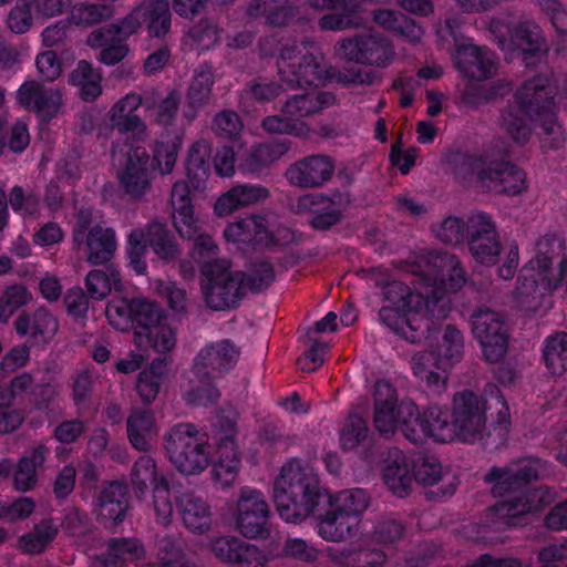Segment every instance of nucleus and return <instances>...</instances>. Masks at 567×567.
<instances>
[{"mask_svg":"<svg viewBox=\"0 0 567 567\" xmlns=\"http://www.w3.org/2000/svg\"><path fill=\"white\" fill-rule=\"evenodd\" d=\"M373 396V425L384 439L392 437L400 429L412 443H421L425 439L440 443H474L491 435L486 412L493 409L496 416L491 412L489 426L499 437L506 435L511 424L508 404L499 389L492 383L484 388L482 394L470 390L457 392L452 401V422L449 421L447 411L440 406H429L420 414L414 402H398L395 389L383 379L377 381Z\"/></svg>","mask_w":567,"mask_h":567,"instance_id":"1","label":"nucleus"},{"mask_svg":"<svg viewBox=\"0 0 567 567\" xmlns=\"http://www.w3.org/2000/svg\"><path fill=\"white\" fill-rule=\"evenodd\" d=\"M402 271L414 276L413 290L401 281L388 284L379 315L395 334L417 342L432 331L435 320L446 317L451 296L462 289L466 276L455 256L432 251L413 255Z\"/></svg>","mask_w":567,"mask_h":567,"instance_id":"2","label":"nucleus"},{"mask_svg":"<svg viewBox=\"0 0 567 567\" xmlns=\"http://www.w3.org/2000/svg\"><path fill=\"white\" fill-rule=\"evenodd\" d=\"M227 259L218 258V247L208 235H199L187 259L181 264L184 279H193L200 271V288L207 306L224 310L237 306L246 288L259 291L267 288L275 278L272 266L261 262L246 277L243 272L231 271Z\"/></svg>","mask_w":567,"mask_h":567,"instance_id":"3","label":"nucleus"},{"mask_svg":"<svg viewBox=\"0 0 567 567\" xmlns=\"http://www.w3.org/2000/svg\"><path fill=\"white\" fill-rule=\"evenodd\" d=\"M235 417L217 415L214 422L213 439L218 441L216 458L212 460L205 434L189 424L174 426L166 439V451L174 466L184 474L202 473L213 462L214 480L223 487L230 486L237 477L240 460L233 441Z\"/></svg>","mask_w":567,"mask_h":567,"instance_id":"4","label":"nucleus"},{"mask_svg":"<svg viewBox=\"0 0 567 567\" xmlns=\"http://www.w3.org/2000/svg\"><path fill=\"white\" fill-rule=\"evenodd\" d=\"M321 497L329 506L351 516L357 524L369 505V495L362 488L347 489L336 496L321 493L313 467L300 460H291L275 481L274 502L280 517L288 523H300L313 513Z\"/></svg>","mask_w":567,"mask_h":567,"instance_id":"5","label":"nucleus"},{"mask_svg":"<svg viewBox=\"0 0 567 567\" xmlns=\"http://www.w3.org/2000/svg\"><path fill=\"white\" fill-rule=\"evenodd\" d=\"M515 293L519 307L532 312L551 308L555 296L567 297V254L561 236L547 233L535 241Z\"/></svg>","mask_w":567,"mask_h":567,"instance_id":"6","label":"nucleus"},{"mask_svg":"<svg viewBox=\"0 0 567 567\" xmlns=\"http://www.w3.org/2000/svg\"><path fill=\"white\" fill-rule=\"evenodd\" d=\"M556 82L547 76L529 78L502 114V125L517 144L528 141L536 123L543 128V147H559L565 136L556 122Z\"/></svg>","mask_w":567,"mask_h":567,"instance_id":"7","label":"nucleus"},{"mask_svg":"<svg viewBox=\"0 0 567 567\" xmlns=\"http://www.w3.org/2000/svg\"><path fill=\"white\" fill-rule=\"evenodd\" d=\"M545 464L538 458H520L505 467H493L484 481L492 493L506 499L489 509V515L504 525L523 524L525 515L533 514L553 502L549 489H528L527 485L544 471Z\"/></svg>","mask_w":567,"mask_h":567,"instance_id":"8","label":"nucleus"},{"mask_svg":"<svg viewBox=\"0 0 567 567\" xmlns=\"http://www.w3.org/2000/svg\"><path fill=\"white\" fill-rule=\"evenodd\" d=\"M181 145V134L162 137L153 147L150 165L144 143H115L112 162L123 192L133 199L145 196L151 189L154 169L163 175L172 173Z\"/></svg>","mask_w":567,"mask_h":567,"instance_id":"9","label":"nucleus"},{"mask_svg":"<svg viewBox=\"0 0 567 567\" xmlns=\"http://www.w3.org/2000/svg\"><path fill=\"white\" fill-rule=\"evenodd\" d=\"M106 318L116 330L134 329V343L140 349L166 353L175 347V332L155 302L144 298H114L107 303Z\"/></svg>","mask_w":567,"mask_h":567,"instance_id":"10","label":"nucleus"},{"mask_svg":"<svg viewBox=\"0 0 567 567\" xmlns=\"http://www.w3.org/2000/svg\"><path fill=\"white\" fill-rule=\"evenodd\" d=\"M281 80L291 87H318L332 81L344 86L372 84L375 75L350 69L336 73L326 64L324 56L310 43L285 47L278 61Z\"/></svg>","mask_w":567,"mask_h":567,"instance_id":"11","label":"nucleus"},{"mask_svg":"<svg viewBox=\"0 0 567 567\" xmlns=\"http://www.w3.org/2000/svg\"><path fill=\"white\" fill-rule=\"evenodd\" d=\"M239 358L238 349L228 340L206 344L196 355L187 373L184 399L190 405L214 403L219 392L214 381L231 370Z\"/></svg>","mask_w":567,"mask_h":567,"instance_id":"12","label":"nucleus"},{"mask_svg":"<svg viewBox=\"0 0 567 567\" xmlns=\"http://www.w3.org/2000/svg\"><path fill=\"white\" fill-rule=\"evenodd\" d=\"M210 144L207 141L194 143L186 158V181H177L172 189L171 203L173 224L179 236L193 238L198 233V220L194 216L192 192L205 188L209 176Z\"/></svg>","mask_w":567,"mask_h":567,"instance_id":"13","label":"nucleus"},{"mask_svg":"<svg viewBox=\"0 0 567 567\" xmlns=\"http://www.w3.org/2000/svg\"><path fill=\"white\" fill-rule=\"evenodd\" d=\"M463 337L455 327L447 326L437 353L423 351L412 358V370L416 378L425 381L433 393L445 390L447 370L458 361L463 353Z\"/></svg>","mask_w":567,"mask_h":567,"instance_id":"14","label":"nucleus"},{"mask_svg":"<svg viewBox=\"0 0 567 567\" xmlns=\"http://www.w3.org/2000/svg\"><path fill=\"white\" fill-rule=\"evenodd\" d=\"M334 103L336 96L330 92L293 96L286 102L282 115L268 116L264 120L262 126L270 133L305 136L308 134L309 127L302 118Z\"/></svg>","mask_w":567,"mask_h":567,"instance_id":"15","label":"nucleus"},{"mask_svg":"<svg viewBox=\"0 0 567 567\" xmlns=\"http://www.w3.org/2000/svg\"><path fill=\"white\" fill-rule=\"evenodd\" d=\"M224 236L228 243L255 244L267 248L286 246L297 240L296 233L279 226L272 215L236 220L226 227Z\"/></svg>","mask_w":567,"mask_h":567,"instance_id":"16","label":"nucleus"},{"mask_svg":"<svg viewBox=\"0 0 567 567\" xmlns=\"http://www.w3.org/2000/svg\"><path fill=\"white\" fill-rule=\"evenodd\" d=\"M457 156L461 158L457 174L477 175V181L483 187L508 195H517L526 189L525 173L511 163H486L483 158Z\"/></svg>","mask_w":567,"mask_h":567,"instance_id":"17","label":"nucleus"},{"mask_svg":"<svg viewBox=\"0 0 567 567\" xmlns=\"http://www.w3.org/2000/svg\"><path fill=\"white\" fill-rule=\"evenodd\" d=\"M491 32L506 53L518 51L527 68L540 63L547 55V47L538 25L529 22L513 29L511 23L493 21Z\"/></svg>","mask_w":567,"mask_h":567,"instance_id":"18","label":"nucleus"},{"mask_svg":"<svg viewBox=\"0 0 567 567\" xmlns=\"http://www.w3.org/2000/svg\"><path fill=\"white\" fill-rule=\"evenodd\" d=\"M217 135L227 138L237 147V161L239 167L254 172L259 166L267 165L278 159L288 151V145L284 142L271 141L260 145L251 153L241 154L243 144L238 143L236 137L243 130V123L237 113L224 111L219 113L214 121Z\"/></svg>","mask_w":567,"mask_h":567,"instance_id":"19","label":"nucleus"},{"mask_svg":"<svg viewBox=\"0 0 567 567\" xmlns=\"http://www.w3.org/2000/svg\"><path fill=\"white\" fill-rule=\"evenodd\" d=\"M151 246L154 252L164 260H172L177 255V244L172 234L161 223H153L146 229H134L127 241V258L130 267L143 275L147 269L145 261L146 248Z\"/></svg>","mask_w":567,"mask_h":567,"instance_id":"20","label":"nucleus"},{"mask_svg":"<svg viewBox=\"0 0 567 567\" xmlns=\"http://www.w3.org/2000/svg\"><path fill=\"white\" fill-rule=\"evenodd\" d=\"M454 20H447L444 28L439 29L437 34L442 39L450 34L456 44L454 54L455 66L468 79L483 81L496 71L493 54L485 48L476 47L470 39L457 40L454 32Z\"/></svg>","mask_w":567,"mask_h":567,"instance_id":"21","label":"nucleus"},{"mask_svg":"<svg viewBox=\"0 0 567 567\" xmlns=\"http://www.w3.org/2000/svg\"><path fill=\"white\" fill-rule=\"evenodd\" d=\"M142 7L136 8L118 25L107 30H95L87 38L91 48H103L100 60L106 65L122 61L128 53L125 41L141 27Z\"/></svg>","mask_w":567,"mask_h":567,"instance_id":"22","label":"nucleus"},{"mask_svg":"<svg viewBox=\"0 0 567 567\" xmlns=\"http://www.w3.org/2000/svg\"><path fill=\"white\" fill-rule=\"evenodd\" d=\"M238 530L249 538L269 535V507L264 495L251 487H243L233 512Z\"/></svg>","mask_w":567,"mask_h":567,"instance_id":"23","label":"nucleus"},{"mask_svg":"<svg viewBox=\"0 0 567 567\" xmlns=\"http://www.w3.org/2000/svg\"><path fill=\"white\" fill-rule=\"evenodd\" d=\"M148 484L154 485L153 498L156 519L159 524L166 525L173 515L171 489L164 477H157L154 461L150 456H142L135 463L132 472V485L135 494L142 497Z\"/></svg>","mask_w":567,"mask_h":567,"instance_id":"24","label":"nucleus"},{"mask_svg":"<svg viewBox=\"0 0 567 567\" xmlns=\"http://www.w3.org/2000/svg\"><path fill=\"white\" fill-rule=\"evenodd\" d=\"M472 331L480 341L486 361H501L507 350L508 331L503 317L489 309L478 310L472 317Z\"/></svg>","mask_w":567,"mask_h":567,"instance_id":"25","label":"nucleus"},{"mask_svg":"<svg viewBox=\"0 0 567 567\" xmlns=\"http://www.w3.org/2000/svg\"><path fill=\"white\" fill-rule=\"evenodd\" d=\"M339 56L358 63L388 66L393 59V48L384 39L374 35L353 37L338 42Z\"/></svg>","mask_w":567,"mask_h":567,"instance_id":"26","label":"nucleus"},{"mask_svg":"<svg viewBox=\"0 0 567 567\" xmlns=\"http://www.w3.org/2000/svg\"><path fill=\"white\" fill-rule=\"evenodd\" d=\"M470 249L474 259L482 265H492L499 254V241L495 226L484 213L473 214L467 221Z\"/></svg>","mask_w":567,"mask_h":567,"instance_id":"27","label":"nucleus"},{"mask_svg":"<svg viewBox=\"0 0 567 567\" xmlns=\"http://www.w3.org/2000/svg\"><path fill=\"white\" fill-rule=\"evenodd\" d=\"M141 104L142 97L138 94L128 93L112 107L110 120L121 135L116 143H145L146 126L135 114Z\"/></svg>","mask_w":567,"mask_h":567,"instance_id":"28","label":"nucleus"},{"mask_svg":"<svg viewBox=\"0 0 567 567\" xmlns=\"http://www.w3.org/2000/svg\"><path fill=\"white\" fill-rule=\"evenodd\" d=\"M17 100L21 106L47 120L59 112L62 94L58 90L45 89L37 81H27L19 87Z\"/></svg>","mask_w":567,"mask_h":567,"instance_id":"29","label":"nucleus"},{"mask_svg":"<svg viewBox=\"0 0 567 567\" xmlns=\"http://www.w3.org/2000/svg\"><path fill=\"white\" fill-rule=\"evenodd\" d=\"M333 162L324 155L308 156L292 164L286 172L290 184L301 187H317L330 179Z\"/></svg>","mask_w":567,"mask_h":567,"instance_id":"30","label":"nucleus"},{"mask_svg":"<svg viewBox=\"0 0 567 567\" xmlns=\"http://www.w3.org/2000/svg\"><path fill=\"white\" fill-rule=\"evenodd\" d=\"M295 209L297 213L313 214L315 216L310 220L311 226L322 230L337 224L341 216L334 199L320 194H308L299 197Z\"/></svg>","mask_w":567,"mask_h":567,"instance_id":"31","label":"nucleus"},{"mask_svg":"<svg viewBox=\"0 0 567 567\" xmlns=\"http://www.w3.org/2000/svg\"><path fill=\"white\" fill-rule=\"evenodd\" d=\"M212 551L221 561L262 566L259 550L236 537H219L212 544Z\"/></svg>","mask_w":567,"mask_h":567,"instance_id":"32","label":"nucleus"},{"mask_svg":"<svg viewBox=\"0 0 567 567\" xmlns=\"http://www.w3.org/2000/svg\"><path fill=\"white\" fill-rule=\"evenodd\" d=\"M127 509V489L118 482H112L102 491L97 504V515L106 527L121 522Z\"/></svg>","mask_w":567,"mask_h":567,"instance_id":"33","label":"nucleus"},{"mask_svg":"<svg viewBox=\"0 0 567 567\" xmlns=\"http://www.w3.org/2000/svg\"><path fill=\"white\" fill-rule=\"evenodd\" d=\"M20 337H29L34 343H48L58 331L56 319L45 310H38L32 317L21 315L14 322Z\"/></svg>","mask_w":567,"mask_h":567,"instance_id":"34","label":"nucleus"},{"mask_svg":"<svg viewBox=\"0 0 567 567\" xmlns=\"http://www.w3.org/2000/svg\"><path fill=\"white\" fill-rule=\"evenodd\" d=\"M268 196V190L257 185H236L218 197L214 212L224 217L235 210L255 204Z\"/></svg>","mask_w":567,"mask_h":567,"instance_id":"35","label":"nucleus"},{"mask_svg":"<svg viewBox=\"0 0 567 567\" xmlns=\"http://www.w3.org/2000/svg\"><path fill=\"white\" fill-rule=\"evenodd\" d=\"M383 480L389 489L399 497L408 495L413 476L408 457L399 449L389 451Z\"/></svg>","mask_w":567,"mask_h":567,"instance_id":"36","label":"nucleus"},{"mask_svg":"<svg viewBox=\"0 0 567 567\" xmlns=\"http://www.w3.org/2000/svg\"><path fill=\"white\" fill-rule=\"evenodd\" d=\"M312 7L333 10V12L320 19V27L322 29L342 30L352 25H359V22L354 19L358 4L351 0H313Z\"/></svg>","mask_w":567,"mask_h":567,"instance_id":"37","label":"nucleus"},{"mask_svg":"<svg viewBox=\"0 0 567 567\" xmlns=\"http://www.w3.org/2000/svg\"><path fill=\"white\" fill-rule=\"evenodd\" d=\"M143 546L137 539H112L107 545V553L93 563L94 567H124L144 556Z\"/></svg>","mask_w":567,"mask_h":567,"instance_id":"38","label":"nucleus"},{"mask_svg":"<svg viewBox=\"0 0 567 567\" xmlns=\"http://www.w3.org/2000/svg\"><path fill=\"white\" fill-rule=\"evenodd\" d=\"M87 259L93 265L107 262L116 250L115 231L110 227L95 226L86 236Z\"/></svg>","mask_w":567,"mask_h":567,"instance_id":"39","label":"nucleus"},{"mask_svg":"<svg viewBox=\"0 0 567 567\" xmlns=\"http://www.w3.org/2000/svg\"><path fill=\"white\" fill-rule=\"evenodd\" d=\"M127 434L136 450L146 451L157 435L153 414L148 410H134L127 419Z\"/></svg>","mask_w":567,"mask_h":567,"instance_id":"40","label":"nucleus"},{"mask_svg":"<svg viewBox=\"0 0 567 567\" xmlns=\"http://www.w3.org/2000/svg\"><path fill=\"white\" fill-rule=\"evenodd\" d=\"M213 84V70L210 65H202L195 71L184 109V117L187 122L195 117L196 111L203 105L209 95Z\"/></svg>","mask_w":567,"mask_h":567,"instance_id":"41","label":"nucleus"},{"mask_svg":"<svg viewBox=\"0 0 567 567\" xmlns=\"http://www.w3.org/2000/svg\"><path fill=\"white\" fill-rule=\"evenodd\" d=\"M357 526L351 516L330 507V511L319 520L318 533L328 542H341L351 536Z\"/></svg>","mask_w":567,"mask_h":567,"instance_id":"42","label":"nucleus"},{"mask_svg":"<svg viewBox=\"0 0 567 567\" xmlns=\"http://www.w3.org/2000/svg\"><path fill=\"white\" fill-rule=\"evenodd\" d=\"M543 358L553 375H561L567 371V332H556L546 338Z\"/></svg>","mask_w":567,"mask_h":567,"instance_id":"43","label":"nucleus"},{"mask_svg":"<svg viewBox=\"0 0 567 567\" xmlns=\"http://www.w3.org/2000/svg\"><path fill=\"white\" fill-rule=\"evenodd\" d=\"M178 504L183 522L189 530L203 533L209 527V509L204 502L190 494H184Z\"/></svg>","mask_w":567,"mask_h":567,"instance_id":"44","label":"nucleus"},{"mask_svg":"<svg viewBox=\"0 0 567 567\" xmlns=\"http://www.w3.org/2000/svg\"><path fill=\"white\" fill-rule=\"evenodd\" d=\"M167 368V359H158L154 360L148 368L140 373L136 389L145 402L150 403L158 394Z\"/></svg>","mask_w":567,"mask_h":567,"instance_id":"45","label":"nucleus"},{"mask_svg":"<svg viewBox=\"0 0 567 567\" xmlns=\"http://www.w3.org/2000/svg\"><path fill=\"white\" fill-rule=\"evenodd\" d=\"M374 20L384 29L391 30L410 42H415L421 39L423 30L410 18L398 14L391 10L378 11Z\"/></svg>","mask_w":567,"mask_h":567,"instance_id":"46","label":"nucleus"},{"mask_svg":"<svg viewBox=\"0 0 567 567\" xmlns=\"http://www.w3.org/2000/svg\"><path fill=\"white\" fill-rule=\"evenodd\" d=\"M101 81V73L86 61H80L70 75V83L80 87L81 97L85 101L95 100L102 93Z\"/></svg>","mask_w":567,"mask_h":567,"instance_id":"47","label":"nucleus"},{"mask_svg":"<svg viewBox=\"0 0 567 567\" xmlns=\"http://www.w3.org/2000/svg\"><path fill=\"white\" fill-rule=\"evenodd\" d=\"M47 450L40 445L33 450L31 456H24L20 460L14 473V486L18 491L25 492L37 483V468L45 460Z\"/></svg>","mask_w":567,"mask_h":567,"instance_id":"48","label":"nucleus"},{"mask_svg":"<svg viewBox=\"0 0 567 567\" xmlns=\"http://www.w3.org/2000/svg\"><path fill=\"white\" fill-rule=\"evenodd\" d=\"M369 439V427L365 420L358 414H350L341 431L340 445L343 450H354Z\"/></svg>","mask_w":567,"mask_h":567,"instance_id":"49","label":"nucleus"},{"mask_svg":"<svg viewBox=\"0 0 567 567\" xmlns=\"http://www.w3.org/2000/svg\"><path fill=\"white\" fill-rule=\"evenodd\" d=\"M118 271L111 269L110 274L101 270H92L85 279L87 292L93 299H104L112 289L121 290Z\"/></svg>","mask_w":567,"mask_h":567,"instance_id":"50","label":"nucleus"},{"mask_svg":"<svg viewBox=\"0 0 567 567\" xmlns=\"http://www.w3.org/2000/svg\"><path fill=\"white\" fill-rule=\"evenodd\" d=\"M32 299L29 290L22 285L8 287L0 297V322H8L16 311Z\"/></svg>","mask_w":567,"mask_h":567,"instance_id":"51","label":"nucleus"},{"mask_svg":"<svg viewBox=\"0 0 567 567\" xmlns=\"http://www.w3.org/2000/svg\"><path fill=\"white\" fill-rule=\"evenodd\" d=\"M56 535V528L51 522H42L30 534L23 535L19 540V547L29 554L42 551Z\"/></svg>","mask_w":567,"mask_h":567,"instance_id":"52","label":"nucleus"},{"mask_svg":"<svg viewBox=\"0 0 567 567\" xmlns=\"http://www.w3.org/2000/svg\"><path fill=\"white\" fill-rule=\"evenodd\" d=\"M248 14L252 18L266 17L269 24H285L288 17V9L278 0H255L248 8Z\"/></svg>","mask_w":567,"mask_h":567,"instance_id":"53","label":"nucleus"},{"mask_svg":"<svg viewBox=\"0 0 567 567\" xmlns=\"http://www.w3.org/2000/svg\"><path fill=\"white\" fill-rule=\"evenodd\" d=\"M35 0H18L8 16L9 29L18 34L27 32L32 25L31 9Z\"/></svg>","mask_w":567,"mask_h":567,"instance_id":"54","label":"nucleus"},{"mask_svg":"<svg viewBox=\"0 0 567 567\" xmlns=\"http://www.w3.org/2000/svg\"><path fill=\"white\" fill-rule=\"evenodd\" d=\"M148 31L153 37H162L171 27V12L167 0H155L148 12Z\"/></svg>","mask_w":567,"mask_h":567,"instance_id":"55","label":"nucleus"},{"mask_svg":"<svg viewBox=\"0 0 567 567\" xmlns=\"http://www.w3.org/2000/svg\"><path fill=\"white\" fill-rule=\"evenodd\" d=\"M112 10L107 6L76 4L71 11V19L78 25H89L100 22L103 18L110 17Z\"/></svg>","mask_w":567,"mask_h":567,"instance_id":"56","label":"nucleus"},{"mask_svg":"<svg viewBox=\"0 0 567 567\" xmlns=\"http://www.w3.org/2000/svg\"><path fill=\"white\" fill-rule=\"evenodd\" d=\"M219 41V31L208 21L200 22L187 34V42L198 50H208Z\"/></svg>","mask_w":567,"mask_h":567,"instance_id":"57","label":"nucleus"},{"mask_svg":"<svg viewBox=\"0 0 567 567\" xmlns=\"http://www.w3.org/2000/svg\"><path fill=\"white\" fill-rule=\"evenodd\" d=\"M419 157V148H403L401 138L393 143L390 153V161L394 167H398L402 174H408L415 165Z\"/></svg>","mask_w":567,"mask_h":567,"instance_id":"58","label":"nucleus"},{"mask_svg":"<svg viewBox=\"0 0 567 567\" xmlns=\"http://www.w3.org/2000/svg\"><path fill=\"white\" fill-rule=\"evenodd\" d=\"M152 287L158 296L167 299L168 305L173 310L184 309L186 292L185 290L176 287L174 282L156 280Z\"/></svg>","mask_w":567,"mask_h":567,"instance_id":"59","label":"nucleus"},{"mask_svg":"<svg viewBox=\"0 0 567 567\" xmlns=\"http://www.w3.org/2000/svg\"><path fill=\"white\" fill-rule=\"evenodd\" d=\"M442 474V466L435 457H424L414 465V478L423 485L436 483Z\"/></svg>","mask_w":567,"mask_h":567,"instance_id":"60","label":"nucleus"},{"mask_svg":"<svg viewBox=\"0 0 567 567\" xmlns=\"http://www.w3.org/2000/svg\"><path fill=\"white\" fill-rule=\"evenodd\" d=\"M435 235L441 241L457 245L464 239V225L458 218L449 217L435 229Z\"/></svg>","mask_w":567,"mask_h":567,"instance_id":"61","label":"nucleus"},{"mask_svg":"<svg viewBox=\"0 0 567 567\" xmlns=\"http://www.w3.org/2000/svg\"><path fill=\"white\" fill-rule=\"evenodd\" d=\"M9 203L11 208L22 217L33 216L38 213L39 202L33 196L24 197L21 187H13Z\"/></svg>","mask_w":567,"mask_h":567,"instance_id":"62","label":"nucleus"},{"mask_svg":"<svg viewBox=\"0 0 567 567\" xmlns=\"http://www.w3.org/2000/svg\"><path fill=\"white\" fill-rule=\"evenodd\" d=\"M178 100L179 94L173 91L158 104L154 115L159 125L168 126L176 120Z\"/></svg>","mask_w":567,"mask_h":567,"instance_id":"63","label":"nucleus"},{"mask_svg":"<svg viewBox=\"0 0 567 567\" xmlns=\"http://www.w3.org/2000/svg\"><path fill=\"white\" fill-rule=\"evenodd\" d=\"M35 64L40 75L47 81H54L62 72L61 62L52 51L39 54Z\"/></svg>","mask_w":567,"mask_h":567,"instance_id":"64","label":"nucleus"}]
</instances>
